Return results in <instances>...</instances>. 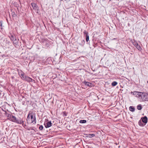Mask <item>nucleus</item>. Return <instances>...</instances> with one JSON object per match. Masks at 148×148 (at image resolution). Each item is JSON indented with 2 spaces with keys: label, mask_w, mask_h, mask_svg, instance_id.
I'll use <instances>...</instances> for the list:
<instances>
[{
  "label": "nucleus",
  "mask_w": 148,
  "mask_h": 148,
  "mask_svg": "<svg viewBox=\"0 0 148 148\" xmlns=\"http://www.w3.org/2000/svg\"><path fill=\"white\" fill-rule=\"evenodd\" d=\"M131 93L137 97L139 98L140 101H148V94L145 92L134 91Z\"/></svg>",
  "instance_id": "1"
},
{
  "label": "nucleus",
  "mask_w": 148,
  "mask_h": 148,
  "mask_svg": "<svg viewBox=\"0 0 148 148\" xmlns=\"http://www.w3.org/2000/svg\"><path fill=\"white\" fill-rule=\"evenodd\" d=\"M5 115L7 117V119L10 121L18 124H22V125L23 126V121L22 119L17 118L14 116L13 115L12 113L9 114L6 113Z\"/></svg>",
  "instance_id": "2"
},
{
  "label": "nucleus",
  "mask_w": 148,
  "mask_h": 148,
  "mask_svg": "<svg viewBox=\"0 0 148 148\" xmlns=\"http://www.w3.org/2000/svg\"><path fill=\"white\" fill-rule=\"evenodd\" d=\"M27 121L28 123L35 124L36 123L35 115L33 113H29L27 116Z\"/></svg>",
  "instance_id": "3"
},
{
  "label": "nucleus",
  "mask_w": 148,
  "mask_h": 148,
  "mask_svg": "<svg viewBox=\"0 0 148 148\" xmlns=\"http://www.w3.org/2000/svg\"><path fill=\"white\" fill-rule=\"evenodd\" d=\"M19 75L22 79L27 82L32 81V79L28 76H27L23 71H21L19 72Z\"/></svg>",
  "instance_id": "4"
},
{
  "label": "nucleus",
  "mask_w": 148,
  "mask_h": 148,
  "mask_svg": "<svg viewBox=\"0 0 148 148\" xmlns=\"http://www.w3.org/2000/svg\"><path fill=\"white\" fill-rule=\"evenodd\" d=\"M133 45L139 51H141L142 48L138 44L137 42L136 41L133 42Z\"/></svg>",
  "instance_id": "5"
},
{
  "label": "nucleus",
  "mask_w": 148,
  "mask_h": 148,
  "mask_svg": "<svg viewBox=\"0 0 148 148\" xmlns=\"http://www.w3.org/2000/svg\"><path fill=\"white\" fill-rule=\"evenodd\" d=\"M83 83L85 85L87 86L88 87H92L94 86V84L91 83L89 82L86 81H84L83 82Z\"/></svg>",
  "instance_id": "6"
},
{
  "label": "nucleus",
  "mask_w": 148,
  "mask_h": 148,
  "mask_svg": "<svg viewBox=\"0 0 148 148\" xmlns=\"http://www.w3.org/2000/svg\"><path fill=\"white\" fill-rule=\"evenodd\" d=\"M84 35L86 36V41L87 42H88L89 40V36L88 35V33L86 30L83 32Z\"/></svg>",
  "instance_id": "7"
},
{
  "label": "nucleus",
  "mask_w": 148,
  "mask_h": 148,
  "mask_svg": "<svg viewBox=\"0 0 148 148\" xmlns=\"http://www.w3.org/2000/svg\"><path fill=\"white\" fill-rule=\"evenodd\" d=\"M44 125L46 128H49L51 127L52 125V123L51 121L47 122L46 123H45Z\"/></svg>",
  "instance_id": "8"
},
{
  "label": "nucleus",
  "mask_w": 148,
  "mask_h": 148,
  "mask_svg": "<svg viewBox=\"0 0 148 148\" xmlns=\"http://www.w3.org/2000/svg\"><path fill=\"white\" fill-rule=\"evenodd\" d=\"M141 119H142V122L145 124H146L147 122V118L146 116L142 117Z\"/></svg>",
  "instance_id": "9"
},
{
  "label": "nucleus",
  "mask_w": 148,
  "mask_h": 148,
  "mask_svg": "<svg viewBox=\"0 0 148 148\" xmlns=\"http://www.w3.org/2000/svg\"><path fill=\"white\" fill-rule=\"evenodd\" d=\"M31 5L34 10H36L37 9V5L35 3H32Z\"/></svg>",
  "instance_id": "10"
},
{
  "label": "nucleus",
  "mask_w": 148,
  "mask_h": 148,
  "mask_svg": "<svg viewBox=\"0 0 148 148\" xmlns=\"http://www.w3.org/2000/svg\"><path fill=\"white\" fill-rule=\"evenodd\" d=\"M143 123V122L140 120L138 122V125L140 126H144L145 125V124Z\"/></svg>",
  "instance_id": "11"
},
{
  "label": "nucleus",
  "mask_w": 148,
  "mask_h": 148,
  "mask_svg": "<svg viewBox=\"0 0 148 148\" xmlns=\"http://www.w3.org/2000/svg\"><path fill=\"white\" fill-rule=\"evenodd\" d=\"M41 42L44 44H46L48 42L47 40L45 39H43L42 40Z\"/></svg>",
  "instance_id": "12"
},
{
  "label": "nucleus",
  "mask_w": 148,
  "mask_h": 148,
  "mask_svg": "<svg viewBox=\"0 0 148 148\" xmlns=\"http://www.w3.org/2000/svg\"><path fill=\"white\" fill-rule=\"evenodd\" d=\"M130 110L132 112H134L135 110V108L132 106H130L129 107Z\"/></svg>",
  "instance_id": "13"
},
{
  "label": "nucleus",
  "mask_w": 148,
  "mask_h": 148,
  "mask_svg": "<svg viewBox=\"0 0 148 148\" xmlns=\"http://www.w3.org/2000/svg\"><path fill=\"white\" fill-rule=\"evenodd\" d=\"M79 122L81 123H85L86 122V121L85 120H81L79 121Z\"/></svg>",
  "instance_id": "14"
},
{
  "label": "nucleus",
  "mask_w": 148,
  "mask_h": 148,
  "mask_svg": "<svg viewBox=\"0 0 148 148\" xmlns=\"http://www.w3.org/2000/svg\"><path fill=\"white\" fill-rule=\"evenodd\" d=\"M38 125L39 126V130L40 131L42 130H43V126L41 125H40L39 124L37 125V126H38Z\"/></svg>",
  "instance_id": "15"
},
{
  "label": "nucleus",
  "mask_w": 148,
  "mask_h": 148,
  "mask_svg": "<svg viewBox=\"0 0 148 148\" xmlns=\"http://www.w3.org/2000/svg\"><path fill=\"white\" fill-rule=\"evenodd\" d=\"M142 107L141 105L139 104L137 106V109L139 110H140L142 109Z\"/></svg>",
  "instance_id": "16"
},
{
  "label": "nucleus",
  "mask_w": 148,
  "mask_h": 148,
  "mask_svg": "<svg viewBox=\"0 0 148 148\" xmlns=\"http://www.w3.org/2000/svg\"><path fill=\"white\" fill-rule=\"evenodd\" d=\"M117 84V82L115 81L113 82L112 83V85L113 86H116Z\"/></svg>",
  "instance_id": "17"
},
{
  "label": "nucleus",
  "mask_w": 148,
  "mask_h": 148,
  "mask_svg": "<svg viewBox=\"0 0 148 148\" xmlns=\"http://www.w3.org/2000/svg\"><path fill=\"white\" fill-rule=\"evenodd\" d=\"M95 135L94 134H89L88 136L89 138H92L95 136Z\"/></svg>",
  "instance_id": "18"
},
{
  "label": "nucleus",
  "mask_w": 148,
  "mask_h": 148,
  "mask_svg": "<svg viewBox=\"0 0 148 148\" xmlns=\"http://www.w3.org/2000/svg\"><path fill=\"white\" fill-rule=\"evenodd\" d=\"M12 16L13 17H15L16 16L15 12H12Z\"/></svg>",
  "instance_id": "19"
},
{
  "label": "nucleus",
  "mask_w": 148,
  "mask_h": 148,
  "mask_svg": "<svg viewBox=\"0 0 148 148\" xmlns=\"http://www.w3.org/2000/svg\"><path fill=\"white\" fill-rule=\"evenodd\" d=\"M10 38L12 41H13L14 40V39L16 38H15L14 36H11V37H10Z\"/></svg>",
  "instance_id": "20"
},
{
  "label": "nucleus",
  "mask_w": 148,
  "mask_h": 148,
  "mask_svg": "<svg viewBox=\"0 0 148 148\" xmlns=\"http://www.w3.org/2000/svg\"><path fill=\"white\" fill-rule=\"evenodd\" d=\"M13 42V43L14 44H15L16 45L17 44V40H16V38H15L14 40L12 41Z\"/></svg>",
  "instance_id": "21"
},
{
  "label": "nucleus",
  "mask_w": 148,
  "mask_h": 148,
  "mask_svg": "<svg viewBox=\"0 0 148 148\" xmlns=\"http://www.w3.org/2000/svg\"><path fill=\"white\" fill-rule=\"evenodd\" d=\"M0 26L1 27H2V21H0Z\"/></svg>",
  "instance_id": "22"
},
{
  "label": "nucleus",
  "mask_w": 148,
  "mask_h": 148,
  "mask_svg": "<svg viewBox=\"0 0 148 148\" xmlns=\"http://www.w3.org/2000/svg\"><path fill=\"white\" fill-rule=\"evenodd\" d=\"M63 114H64V115L65 116H66V113H65V112H63Z\"/></svg>",
  "instance_id": "23"
},
{
  "label": "nucleus",
  "mask_w": 148,
  "mask_h": 148,
  "mask_svg": "<svg viewBox=\"0 0 148 148\" xmlns=\"http://www.w3.org/2000/svg\"><path fill=\"white\" fill-rule=\"evenodd\" d=\"M26 126V125L25 124H24L23 123V126L24 127H25V126Z\"/></svg>",
  "instance_id": "24"
}]
</instances>
